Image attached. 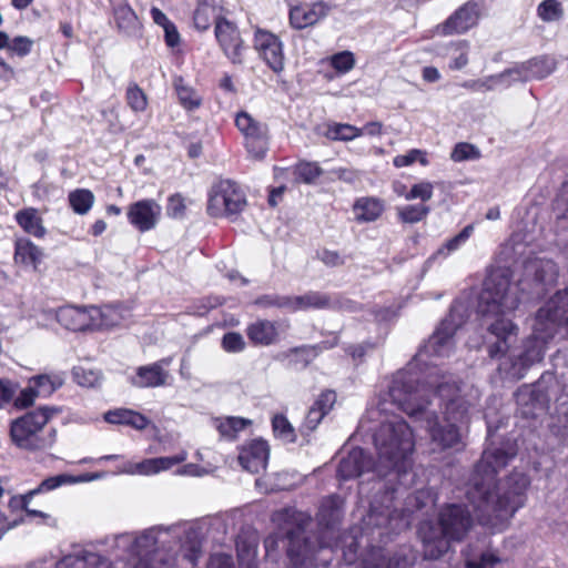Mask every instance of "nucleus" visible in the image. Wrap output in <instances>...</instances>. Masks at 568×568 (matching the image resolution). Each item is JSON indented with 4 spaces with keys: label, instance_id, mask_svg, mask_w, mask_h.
<instances>
[{
    "label": "nucleus",
    "instance_id": "f257e3e1",
    "mask_svg": "<svg viewBox=\"0 0 568 568\" xmlns=\"http://www.w3.org/2000/svg\"><path fill=\"white\" fill-rule=\"evenodd\" d=\"M455 310L439 324L427 343L419 349L413 363L397 372L389 386L387 397L390 404L409 417L423 419L433 445V450L460 449L464 446L457 423L467 419L470 406L479 399L478 389L459 386L452 376L429 374V381L420 384L415 372L416 363L425 357L448 356L454 347L457 329Z\"/></svg>",
    "mask_w": 568,
    "mask_h": 568
},
{
    "label": "nucleus",
    "instance_id": "f03ea898",
    "mask_svg": "<svg viewBox=\"0 0 568 568\" xmlns=\"http://www.w3.org/2000/svg\"><path fill=\"white\" fill-rule=\"evenodd\" d=\"M514 453L486 449L475 467L467 498L480 513L478 519L485 525L498 526L509 520L524 506L529 479L524 473L511 474L501 486L495 477L514 457Z\"/></svg>",
    "mask_w": 568,
    "mask_h": 568
},
{
    "label": "nucleus",
    "instance_id": "7ed1b4c3",
    "mask_svg": "<svg viewBox=\"0 0 568 568\" xmlns=\"http://www.w3.org/2000/svg\"><path fill=\"white\" fill-rule=\"evenodd\" d=\"M378 462L373 463L362 448H353L339 460L337 475L341 479L356 478L373 471L378 477L393 474L397 478L406 473L407 459L415 446L409 425L399 417L382 423L374 435Z\"/></svg>",
    "mask_w": 568,
    "mask_h": 568
},
{
    "label": "nucleus",
    "instance_id": "20e7f679",
    "mask_svg": "<svg viewBox=\"0 0 568 568\" xmlns=\"http://www.w3.org/2000/svg\"><path fill=\"white\" fill-rule=\"evenodd\" d=\"M519 302V286L510 282L508 272L491 271L484 282L478 301V312L484 318H495L487 324L488 332L496 337L488 349L491 357L504 355L516 337L517 326L505 316L514 312Z\"/></svg>",
    "mask_w": 568,
    "mask_h": 568
},
{
    "label": "nucleus",
    "instance_id": "39448f33",
    "mask_svg": "<svg viewBox=\"0 0 568 568\" xmlns=\"http://www.w3.org/2000/svg\"><path fill=\"white\" fill-rule=\"evenodd\" d=\"M182 524L170 526L158 525L140 532H123L111 539L110 552L120 559L130 561L132 568H170L161 559H156L155 548L162 534L178 537Z\"/></svg>",
    "mask_w": 568,
    "mask_h": 568
},
{
    "label": "nucleus",
    "instance_id": "423d86ee",
    "mask_svg": "<svg viewBox=\"0 0 568 568\" xmlns=\"http://www.w3.org/2000/svg\"><path fill=\"white\" fill-rule=\"evenodd\" d=\"M471 527L469 510L460 505H447L439 511L438 527L424 523L419 527L424 556L437 559L449 549L450 541H460Z\"/></svg>",
    "mask_w": 568,
    "mask_h": 568
},
{
    "label": "nucleus",
    "instance_id": "0eeeda50",
    "mask_svg": "<svg viewBox=\"0 0 568 568\" xmlns=\"http://www.w3.org/2000/svg\"><path fill=\"white\" fill-rule=\"evenodd\" d=\"M404 493L399 488L386 491L381 501L375 499L372 503L371 520L375 526H386L393 531H399L409 527L410 514L415 509H422L434 503L433 493L429 489L417 490L414 495L405 498V505L402 508L397 506V496Z\"/></svg>",
    "mask_w": 568,
    "mask_h": 568
},
{
    "label": "nucleus",
    "instance_id": "6e6552de",
    "mask_svg": "<svg viewBox=\"0 0 568 568\" xmlns=\"http://www.w3.org/2000/svg\"><path fill=\"white\" fill-rule=\"evenodd\" d=\"M57 413L50 407H40L14 418L10 423L11 442L20 449L40 450L51 447L55 442V429L45 430L52 416Z\"/></svg>",
    "mask_w": 568,
    "mask_h": 568
},
{
    "label": "nucleus",
    "instance_id": "1a4fd4ad",
    "mask_svg": "<svg viewBox=\"0 0 568 568\" xmlns=\"http://www.w3.org/2000/svg\"><path fill=\"white\" fill-rule=\"evenodd\" d=\"M245 206V195L232 180H219L209 193L207 213L211 216H232L242 212Z\"/></svg>",
    "mask_w": 568,
    "mask_h": 568
},
{
    "label": "nucleus",
    "instance_id": "9d476101",
    "mask_svg": "<svg viewBox=\"0 0 568 568\" xmlns=\"http://www.w3.org/2000/svg\"><path fill=\"white\" fill-rule=\"evenodd\" d=\"M568 322V290L557 292L540 307L534 318L532 328L545 337H554L559 327Z\"/></svg>",
    "mask_w": 568,
    "mask_h": 568
},
{
    "label": "nucleus",
    "instance_id": "9b49d317",
    "mask_svg": "<svg viewBox=\"0 0 568 568\" xmlns=\"http://www.w3.org/2000/svg\"><path fill=\"white\" fill-rule=\"evenodd\" d=\"M214 34L225 57L234 64H242L246 50L237 26L223 18H215Z\"/></svg>",
    "mask_w": 568,
    "mask_h": 568
},
{
    "label": "nucleus",
    "instance_id": "f8f14e48",
    "mask_svg": "<svg viewBox=\"0 0 568 568\" xmlns=\"http://www.w3.org/2000/svg\"><path fill=\"white\" fill-rule=\"evenodd\" d=\"M480 3L470 0L456 9L444 22L435 27L438 36H453L466 33L478 24L480 18Z\"/></svg>",
    "mask_w": 568,
    "mask_h": 568
},
{
    "label": "nucleus",
    "instance_id": "ddd939ff",
    "mask_svg": "<svg viewBox=\"0 0 568 568\" xmlns=\"http://www.w3.org/2000/svg\"><path fill=\"white\" fill-rule=\"evenodd\" d=\"M253 47L273 72L281 73L284 70V44L276 34L257 28L254 32Z\"/></svg>",
    "mask_w": 568,
    "mask_h": 568
},
{
    "label": "nucleus",
    "instance_id": "4468645a",
    "mask_svg": "<svg viewBox=\"0 0 568 568\" xmlns=\"http://www.w3.org/2000/svg\"><path fill=\"white\" fill-rule=\"evenodd\" d=\"M235 125L244 135L245 148L251 156L255 159L264 158L268 146L266 126L244 111L236 114Z\"/></svg>",
    "mask_w": 568,
    "mask_h": 568
},
{
    "label": "nucleus",
    "instance_id": "2eb2a0df",
    "mask_svg": "<svg viewBox=\"0 0 568 568\" xmlns=\"http://www.w3.org/2000/svg\"><path fill=\"white\" fill-rule=\"evenodd\" d=\"M162 207L154 200H140L128 207L129 223L139 232L145 233L156 227Z\"/></svg>",
    "mask_w": 568,
    "mask_h": 568
},
{
    "label": "nucleus",
    "instance_id": "dca6fc26",
    "mask_svg": "<svg viewBox=\"0 0 568 568\" xmlns=\"http://www.w3.org/2000/svg\"><path fill=\"white\" fill-rule=\"evenodd\" d=\"M555 70V61L548 57H539L518 63L507 69L513 84L518 81H529L532 79H544Z\"/></svg>",
    "mask_w": 568,
    "mask_h": 568
},
{
    "label": "nucleus",
    "instance_id": "f3484780",
    "mask_svg": "<svg viewBox=\"0 0 568 568\" xmlns=\"http://www.w3.org/2000/svg\"><path fill=\"white\" fill-rule=\"evenodd\" d=\"M60 325L72 332H92L91 306L65 305L54 311Z\"/></svg>",
    "mask_w": 568,
    "mask_h": 568
},
{
    "label": "nucleus",
    "instance_id": "a211bd4d",
    "mask_svg": "<svg viewBox=\"0 0 568 568\" xmlns=\"http://www.w3.org/2000/svg\"><path fill=\"white\" fill-rule=\"evenodd\" d=\"M270 456V448L263 439H252L240 448L239 463L250 473L265 469Z\"/></svg>",
    "mask_w": 568,
    "mask_h": 568
},
{
    "label": "nucleus",
    "instance_id": "6ab92c4d",
    "mask_svg": "<svg viewBox=\"0 0 568 568\" xmlns=\"http://www.w3.org/2000/svg\"><path fill=\"white\" fill-rule=\"evenodd\" d=\"M282 304L287 305V311L290 312L337 307L336 300H332L328 295L320 292H308L304 295L290 296V300H284ZM338 307L349 311L354 308L353 304L349 302L341 304Z\"/></svg>",
    "mask_w": 568,
    "mask_h": 568
},
{
    "label": "nucleus",
    "instance_id": "aec40b11",
    "mask_svg": "<svg viewBox=\"0 0 568 568\" xmlns=\"http://www.w3.org/2000/svg\"><path fill=\"white\" fill-rule=\"evenodd\" d=\"M172 362L171 357L162 358L150 365L140 366L136 369V376L132 378V385L146 388L160 387L168 384L170 378L169 372L165 369Z\"/></svg>",
    "mask_w": 568,
    "mask_h": 568
},
{
    "label": "nucleus",
    "instance_id": "412c9836",
    "mask_svg": "<svg viewBox=\"0 0 568 568\" xmlns=\"http://www.w3.org/2000/svg\"><path fill=\"white\" fill-rule=\"evenodd\" d=\"M328 9L322 1L295 6L290 10V24L297 30L314 26L327 16Z\"/></svg>",
    "mask_w": 568,
    "mask_h": 568
},
{
    "label": "nucleus",
    "instance_id": "4be33fe9",
    "mask_svg": "<svg viewBox=\"0 0 568 568\" xmlns=\"http://www.w3.org/2000/svg\"><path fill=\"white\" fill-rule=\"evenodd\" d=\"M186 457V452H180L174 456L149 458L140 463H130L128 466H125L123 471L132 475H155L160 471L168 470L173 466L183 463Z\"/></svg>",
    "mask_w": 568,
    "mask_h": 568
},
{
    "label": "nucleus",
    "instance_id": "5701e85b",
    "mask_svg": "<svg viewBox=\"0 0 568 568\" xmlns=\"http://www.w3.org/2000/svg\"><path fill=\"white\" fill-rule=\"evenodd\" d=\"M110 561L98 554L80 550L64 556L57 562V568H110Z\"/></svg>",
    "mask_w": 568,
    "mask_h": 568
},
{
    "label": "nucleus",
    "instance_id": "b1692460",
    "mask_svg": "<svg viewBox=\"0 0 568 568\" xmlns=\"http://www.w3.org/2000/svg\"><path fill=\"white\" fill-rule=\"evenodd\" d=\"M91 322L93 331H104L113 328L124 320L122 310L112 305L103 307L91 306Z\"/></svg>",
    "mask_w": 568,
    "mask_h": 568
},
{
    "label": "nucleus",
    "instance_id": "393cba45",
    "mask_svg": "<svg viewBox=\"0 0 568 568\" xmlns=\"http://www.w3.org/2000/svg\"><path fill=\"white\" fill-rule=\"evenodd\" d=\"M43 253L33 242L27 237H17L14 241V262L23 266L38 267Z\"/></svg>",
    "mask_w": 568,
    "mask_h": 568
},
{
    "label": "nucleus",
    "instance_id": "a878e982",
    "mask_svg": "<svg viewBox=\"0 0 568 568\" xmlns=\"http://www.w3.org/2000/svg\"><path fill=\"white\" fill-rule=\"evenodd\" d=\"M513 85L507 69L500 73L487 75L477 80H466L460 87L474 92H488L497 89H507Z\"/></svg>",
    "mask_w": 568,
    "mask_h": 568
},
{
    "label": "nucleus",
    "instance_id": "bb28decb",
    "mask_svg": "<svg viewBox=\"0 0 568 568\" xmlns=\"http://www.w3.org/2000/svg\"><path fill=\"white\" fill-rule=\"evenodd\" d=\"M246 335L253 344L267 346L277 341L278 331L274 322L258 320L247 326Z\"/></svg>",
    "mask_w": 568,
    "mask_h": 568
},
{
    "label": "nucleus",
    "instance_id": "cd10ccee",
    "mask_svg": "<svg viewBox=\"0 0 568 568\" xmlns=\"http://www.w3.org/2000/svg\"><path fill=\"white\" fill-rule=\"evenodd\" d=\"M105 422L110 424L126 425L136 430L145 429L150 419L139 412L128 408H116L104 414Z\"/></svg>",
    "mask_w": 568,
    "mask_h": 568
},
{
    "label": "nucleus",
    "instance_id": "c85d7f7f",
    "mask_svg": "<svg viewBox=\"0 0 568 568\" xmlns=\"http://www.w3.org/2000/svg\"><path fill=\"white\" fill-rule=\"evenodd\" d=\"M544 334H537L532 328L531 336L525 342L524 352L519 356L521 366L528 367L544 358L546 344L552 337H545Z\"/></svg>",
    "mask_w": 568,
    "mask_h": 568
},
{
    "label": "nucleus",
    "instance_id": "c756f323",
    "mask_svg": "<svg viewBox=\"0 0 568 568\" xmlns=\"http://www.w3.org/2000/svg\"><path fill=\"white\" fill-rule=\"evenodd\" d=\"M257 537L255 535H240L236 539V551L241 568H257Z\"/></svg>",
    "mask_w": 568,
    "mask_h": 568
},
{
    "label": "nucleus",
    "instance_id": "7c9ffc66",
    "mask_svg": "<svg viewBox=\"0 0 568 568\" xmlns=\"http://www.w3.org/2000/svg\"><path fill=\"white\" fill-rule=\"evenodd\" d=\"M14 220L26 233L34 237L41 239L47 233L42 217L34 207H26L18 211L14 214Z\"/></svg>",
    "mask_w": 568,
    "mask_h": 568
},
{
    "label": "nucleus",
    "instance_id": "2f4dec72",
    "mask_svg": "<svg viewBox=\"0 0 568 568\" xmlns=\"http://www.w3.org/2000/svg\"><path fill=\"white\" fill-rule=\"evenodd\" d=\"M72 483H75V479H73L71 476L63 475V474L49 477V478L42 480L37 488L28 491L27 494L12 497L10 499L9 505L10 506H13L14 504L26 505V503H30L31 499L33 498V496H36L37 494L48 493V491L59 488L62 485L72 484Z\"/></svg>",
    "mask_w": 568,
    "mask_h": 568
},
{
    "label": "nucleus",
    "instance_id": "473e14b6",
    "mask_svg": "<svg viewBox=\"0 0 568 568\" xmlns=\"http://www.w3.org/2000/svg\"><path fill=\"white\" fill-rule=\"evenodd\" d=\"M469 50L470 45L466 40L452 41L445 45L443 54L449 57V70H463L469 63Z\"/></svg>",
    "mask_w": 568,
    "mask_h": 568
},
{
    "label": "nucleus",
    "instance_id": "72a5a7b5",
    "mask_svg": "<svg viewBox=\"0 0 568 568\" xmlns=\"http://www.w3.org/2000/svg\"><path fill=\"white\" fill-rule=\"evenodd\" d=\"M173 88L180 104L186 111H195L202 105V97L182 77H174Z\"/></svg>",
    "mask_w": 568,
    "mask_h": 568
},
{
    "label": "nucleus",
    "instance_id": "f704fd0d",
    "mask_svg": "<svg viewBox=\"0 0 568 568\" xmlns=\"http://www.w3.org/2000/svg\"><path fill=\"white\" fill-rule=\"evenodd\" d=\"M353 211L358 222H373L382 215L384 204L375 197H361L355 202Z\"/></svg>",
    "mask_w": 568,
    "mask_h": 568
},
{
    "label": "nucleus",
    "instance_id": "c9c22d12",
    "mask_svg": "<svg viewBox=\"0 0 568 568\" xmlns=\"http://www.w3.org/2000/svg\"><path fill=\"white\" fill-rule=\"evenodd\" d=\"M113 14L118 29L123 33L133 34L139 30V19L134 10L126 2L115 6Z\"/></svg>",
    "mask_w": 568,
    "mask_h": 568
},
{
    "label": "nucleus",
    "instance_id": "e433bc0d",
    "mask_svg": "<svg viewBox=\"0 0 568 568\" xmlns=\"http://www.w3.org/2000/svg\"><path fill=\"white\" fill-rule=\"evenodd\" d=\"M525 268L528 273L534 272L535 280L539 283L552 284L558 276L557 265L550 260L528 262Z\"/></svg>",
    "mask_w": 568,
    "mask_h": 568
},
{
    "label": "nucleus",
    "instance_id": "4c0bfd02",
    "mask_svg": "<svg viewBox=\"0 0 568 568\" xmlns=\"http://www.w3.org/2000/svg\"><path fill=\"white\" fill-rule=\"evenodd\" d=\"M64 378L61 374H43L29 379L39 397L50 396L62 386Z\"/></svg>",
    "mask_w": 568,
    "mask_h": 568
},
{
    "label": "nucleus",
    "instance_id": "58836bf2",
    "mask_svg": "<svg viewBox=\"0 0 568 568\" xmlns=\"http://www.w3.org/2000/svg\"><path fill=\"white\" fill-rule=\"evenodd\" d=\"M251 425V420L242 417H223L214 420V426L219 433L229 439H233L244 428Z\"/></svg>",
    "mask_w": 568,
    "mask_h": 568
},
{
    "label": "nucleus",
    "instance_id": "ea45409f",
    "mask_svg": "<svg viewBox=\"0 0 568 568\" xmlns=\"http://www.w3.org/2000/svg\"><path fill=\"white\" fill-rule=\"evenodd\" d=\"M536 13L542 22H558L564 18V7L559 0H542L537 6Z\"/></svg>",
    "mask_w": 568,
    "mask_h": 568
},
{
    "label": "nucleus",
    "instance_id": "a19ab883",
    "mask_svg": "<svg viewBox=\"0 0 568 568\" xmlns=\"http://www.w3.org/2000/svg\"><path fill=\"white\" fill-rule=\"evenodd\" d=\"M73 379L82 387H98L101 385L102 375L99 371L78 366L73 368Z\"/></svg>",
    "mask_w": 568,
    "mask_h": 568
},
{
    "label": "nucleus",
    "instance_id": "79ce46f5",
    "mask_svg": "<svg viewBox=\"0 0 568 568\" xmlns=\"http://www.w3.org/2000/svg\"><path fill=\"white\" fill-rule=\"evenodd\" d=\"M363 135V130L351 124L334 123L327 129V136L333 140L352 141Z\"/></svg>",
    "mask_w": 568,
    "mask_h": 568
},
{
    "label": "nucleus",
    "instance_id": "37998d69",
    "mask_svg": "<svg viewBox=\"0 0 568 568\" xmlns=\"http://www.w3.org/2000/svg\"><path fill=\"white\" fill-rule=\"evenodd\" d=\"M214 8L205 0H199V4L193 14L194 27L200 31H205L211 26Z\"/></svg>",
    "mask_w": 568,
    "mask_h": 568
},
{
    "label": "nucleus",
    "instance_id": "c03bdc74",
    "mask_svg": "<svg viewBox=\"0 0 568 568\" xmlns=\"http://www.w3.org/2000/svg\"><path fill=\"white\" fill-rule=\"evenodd\" d=\"M93 194L88 190H77L69 195V202L74 212L87 213L93 204Z\"/></svg>",
    "mask_w": 568,
    "mask_h": 568
},
{
    "label": "nucleus",
    "instance_id": "a18cd8bd",
    "mask_svg": "<svg viewBox=\"0 0 568 568\" xmlns=\"http://www.w3.org/2000/svg\"><path fill=\"white\" fill-rule=\"evenodd\" d=\"M414 163H419L420 165H428L427 153L418 149H412L405 154L396 155L393 160V164L396 168L410 166Z\"/></svg>",
    "mask_w": 568,
    "mask_h": 568
},
{
    "label": "nucleus",
    "instance_id": "49530a36",
    "mask_svg": "<svg viewBox=\"0 0 568 568\" xmlns=\"http://www.w3.org/2000/svg\"><path fill=\"white\" fill-rule=\"evenodd\" d=\"M394 190L398 195H404L407 200L420 199L422 201H426L430 199L433 193V186L427 182L415 184L408 193H404V187L400 183H395Z\"/></svg>",
    "mask_w": 568,
    "mask_h": 568
},
{
    "label": "nucleus",
    "instance_id": "de8ad7c7",
    "mask_svg": "<svg viewBox=\"0 0 568 568\" xmlns=\"http://www.w3.org/2000/svg\"><path fill=\"white\" fill-rule=\"evenodd\" d=\"M126 102L134 112H143L148 106L146 95L138 84L128 87Z\"/></svg>",
    "mask_w": 568,
    "mask_h": 568
},
{
    "label": "nucleus",
    "instance_id": "09e8293b",
    "mask_svg": "<svg viewBox=\"0 0 568 568\" xmlns=\"http://www.w3.org/2000/svg\"><path fill=\"white\" fill-rule=\"evenodd\" d=\"M274 435L287 443L295 440V433L292 425L288 423L285 416L276 415L272 420Z\"/></svg>",
    "mask_w": 568,
    "mask_h": 568
},
{
    "label": "nucleus",
    "instance_id": "8fccbe9b",
    "mask_svg": "<svg viewBox=\"0 0 568 568\" xmlns=\"http://www.w3.org/2000/svg\"><path fill=\"white\" fill-rule=\"evenodd\" d=\"M450 158L455 162L477 160L480 158V151L474 144L460 142L454 146Z\"/></svg>",
    "mask_w": 568,
    "mask_h": 568
},
{
    "label": "nucleus",
    "instance_id": "3c124183",
    "mask_svg": "<svg viewBox=\"0 0 568 568\" xmlns=\"http://www.w3.org/2000/svg\"><path fill=\"white\" fill-rule=\"evenodd\" d=\"M428 212V206L423 203L418 205H406L398 209L399 219L405 223H416L423 220Z\"/></svg>",
    "mask_w": 568,
    "mask_h": 568
},
{
    "label": "nucleus",
    "instance_id": "603ef678",
    "mask_svg": "<svg viewBox=\"0 0 568 568\" xmlns=\"http://www.w3.org/2000/svg\"><path fill=\"white\" fill-rule=\"evenodd\" d=\"M503 559L494 551H484L479 560L466 558V568H496Z\"/></svg>",
    "mask_w": 568,
    "mask_h": 568
},
{
    "label": "nucleus",
    "instance_id": "864d4df0",
    "mask_svg": "<svg viewBox=\"0 0 568 568\" xmlns=\"http://www.w3.org/2000/svg\"><path fill=\"white\" fill-rule=\"evenodd\" d=\"M355 58L351 51H343L331 58V65L341 73H346L354 68Z\"/></svg>",
    "mask_w": 568,
    "mask_h": 568
},
{
    "label": "nucleus",
    "instance_id": "5fc2aeb1",
    "mask_svg": "<svg viewBox=\"0 0 568 568\" xmlns=\"http://www.w3.org/2000/svg\"><path fill=\"white\" fill-rule=\"evenodd\" d=\"M38 397L34 387L29 383L26 388L20 390L18 396H14L12 404L17 409H26L32 406Z\"/></svg>",
    "mask_w": 568,
    "mask_h": 568
},
{
    "label": "nucleus",
    "instance_id": "6e6d98bb",
    "mask_svg": "<svg viewBox=\"0 0 568 568\" xmlns=\"http://www.w3.org/2000/svg\"><path fill=\"white\" fill-rule=\"evenodd\" d=\"M473 225H467L464 230L453 239L448 240L445 245L438 250V254L448 255L450 252L457 250L463 243H465L473 233Z\"/></svg>",
    "mask_w": 568,
    "mask_h": 568
},
{
    "label": "nucleus",
    "instance_id": "4d7b16f0",
    "mask_svg": "<svg viewBox=\"0 0 568 568\" xmlns=\"http://www.w3.org/2000/svg\"><path fill=\"white\" fill-rule=\"evenodd\" d=\"M33 45V41L24 36L16 37L14 39H9L8 51L17 54L19 57H26L31 52Z\"/></svg>",
    "mask_w": 568,
    "mask_h": 568
},
{
    "label": "nucleus",
    "instance_id": "13d9d810",
    "mask_svg": "<svg viewBox=\"0 0 568 568\" xmlns=\"http://www.w3.org/2000/svg\"><path fill=\"white\" fill-rule=\"evenodd\" d=\"M222 347L225 352L239 353L244 349L245 342L241 334L235 333V332H230L223 336Z\"/></svg>",
    "mask_w": 568,
    "mask_h": 568
},
{
    "label": "nucleus",
    "instance_id": "bf43d9fd",
    "mask_svg": "<svg viewBox=\"0 0 568 568\" xmlns=\"http://www.w3.org/2000/svg\"><path fill=\"white\" fill-rule=\"evenodd\" d=\"M336 342H337V337L335 336L334 342L331 344L321 343L320 345H316V346H303V347L294 348V349L290 351V355L303 357L305 359V364H306L310 361V358L317 355V349L322 351V349H327L329 347H333L336 344Z\"/></svg>",
    "mask_w": 568,
    "mask_h": 568
},
{
    "label": "nucleus",
    "instance_id": "052dcab7",
    "mask_svg": "<svg viewBox=\"0 0 568 568\" xmlns=\"http://www.w3.org/2000/svg\"><path fill=\"white\" fill-rule=\"evenodd\" d=\"M295 178H317L323 174L321 168L315 162H300L293 168Z\"/></svg>",
    "mask_w": 568,
    "mask_h": 568
},
{
    "label": "nucleus",
    "instance_id": "680f3d73",
    "mask_svg": "<svg viewBox=\"0 0 568 568\" xmlns=\"http://www.w3.org/2000/svg\"><path fill=\"white\" fill-rule=\"evenodd\" d=\"M186 205L184 199L180 194H174L169 197L166 213L174 219L183 217L185 214Z\"/></svg>",
    "mask_w": 568,
    "mask_h": 568
},
{
    "label": "nucleus",
    "instance_id": "e2e57ef3",
    "mask_svg": "<svg viewBox=\"0 0 568 568\" xmlns=\"http://www.w3.org/2000/svg\"><path fill=\"white\" fill-rule=\"evenodd\" d=\"M18 387L19 386L17 383L7 379H0V408L12 402L17 394Z\"/></svg>",
    "mask_w": 568,
    "mask_h": 568
},
{
    "label": "nucleus",
    "instance_id": "0e129e2a",
    "mask_svg": "<svg viewBox=\"0 0 568 568\" xmlns=\"http://www.w3.org/2000/svg\"><path fill=\"white\" fill-rule=\"evenodd\" d=\"M336 402V394L333 390L323 392L318 398L315 400L313 405L318 408H322L323 413L326 415Z\"/></svg>",
    "mask_w": 568,
    "mask_h": 568
},
{
    "label": "nucleus",
    "instance_id": "69168bd1",
    "mask_svg": "<svg viewBox=\"0 0 568 568\" xmlns=\"http://www.w3.org/2000/svg\"><path fill=\"white\" fill-rule=\"evenodd\" d=\"M555 209L560 212L558 216L568 219V181L564 183L560 194L556 199Z\"/></svg>",
    "mask_w": 568,
    "mask_h": 568
},
{
    "label": "nucleus",
    "instance_id": "338daca9",
    "mask_svg": "<svg viewBox=\"0 0 568 568\" xmlns=\"http://www.w3.org/2000/svg\"><path fill=\"white\" fill-rule=\"evenodd\" d=\"M364 568H390V560L386 559L381 551H374L364 561Z\"/></svg>",
    "mask_w": 568,
    "mask_h": 568
},
{
    "label": "nucleus",
    "instance_id": "774afa93",
    "mask_svg": "<svg viewBox=\"0 0 568 568\" xmlns=\"http://www.w3.org/2000/svg\"><path fill=\"white\" fill-rule=\"evenodd\" d=\"M206 568H233L232 557L226 554H214L210 557Z\"/></svg>",
    "mask_w": 568,
    "mask_h": 568
}]
</instances>
